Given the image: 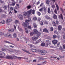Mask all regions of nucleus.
I'll return each mask as SVG.
<instances>
[{
    "instance_id": "1",
    "label": "nucleus",
    "mask_w": 65,
    "mask_h": 65,
    "mask_svg": "<svg viewBox=\"0 0 65 65\" xmlns=\"http://www.w3.org/2000/svg\"><path fill=\"white\" fill-rule=\"evenodd\" d=\"M6 59H12L17 58V57L14 56H6Z\"/></svg>"
},
{
    "instance_id": "2",
    "label": "nucleus",
    "mask_w": 65,
    "mask_h": 65,
    "mask_svg": "<svg viewBox=\"0 0 65 65\" xmlns=\"http://www.w3.org/2000/svg\"><path fill=\"white\" fill-rule=\"evenodd\" d=\"M46 43V46L48 47H50L51 46V43L50 42V41L49 40H47L45 41Z\"/></svg>"
},
{
    "instance_id": "3",
    "label": "nucleus",
    "mask_w": 65,
    "mask_h": 65,
    "mask_svg": "<svg viewBox=\"0 0 65 65\" xmlns=\"http://www.w3.org/2000/svg\"><path fill=\"white\" fill-rule=\"evenodd\" d=\"M18 17L20 20H23V15H22L21 14H18Z\"/></svg>"
},
{
    "instance_id": "4",
    "label": "nucleus",
    "mask_w": 65,
    "mask_h": 65,
    "mask_svg": "<svg viewBox=\"0 0 65 65\" xmlns=\"http://www.w3.org/2000/svg\"><path fill=\"white\" fill-rule=\"evenodd\" d=\"M22 26L24 27H26L27 26H29V23L26 22H24L22 24Z\"/></svg>"
},
{
    "instance_id": "5",
    "label": "nucleus",
    "mask_w": 65,
    "mask_h": 65,
    "mask_svg": "<svg viewBox=\"0 0 65 65\" xmlns=\"http://www.w3.org/2000/svg\"><path fill=\"white\" fill-rule=\"evenodd\" d=\"M11 21H12V19L11 18H10L9 20L8 21V19H7V20L6 21V23L7 25H9V23L11 22Z\"/></svg>"
},
{
    "instance_id": "6",
    "label": "nucleus",
    "mask_w": 65,
    "mask_h": 65,
    "mask_svg": "<svg viewBox=\"0 0 65 65\" xmlns=\"http://www.w3.org/2000/svg\"><path fill=\"white\" fill-rule=\"evenodd\" d=\"M52 42L53 44L55 45L58 43V40H53Z\"/></svg>"
},
{
    "instance_id": "7",
    "label": "nucleus",
    "mask_w": 65,
    "mask_h": 65,
    "mask_svg": "<svg viewBox=\"0 0 65 65\" xmlns=\"http://www.w3.org/2000/svg\"><path fill=\"white\" fill-rule=\"evenodd\" d=\"M32 22V20L31 18H29L28 19V20H26L25 21V22L26 23H28L29 22Z\"/></svg>"
},
{
    "instance_id": "8",
    "label": "nucleus",
    "mask_w": 65,
    "mask_h": 65,
    "mask_svg": "<svg viewBox=\"0 0 65 65\" xmlns=\"http://www.w3.org/2000/svg\"><path fill=\"white\" fill-rule=\"evenodd\" d=\"M38 38H39L37 37H32V39L34 40V41H36V40H37V39H38Z\"/></svg>"
},
{
    "instance_id": "9",
    "label": "nucleus",
    "mask_w": 65,
    "mask_h": 65,
    "mask_svg": "<svg viewBox=\"0 0 65 65\" xmlns=\"http://www.w3.org/2000/svg\"><path fill=\"white\" fill-rule=\"evenodd\" d=\"M38 32V31L37 29H34L33 30V33L34 34H36Z\"/></svg>"
},
{
    "instance_id": "10",
    "label": "nucleus",
    "mask_w": 65,
    "mask_h": 65,
    "mask_svg": "<svg viewBox=\"0 0 65 65\" xmlns=\"http://www.w3.org/2000/svg\"><path fill=\"white\" fill-rule=\"evenodd\" d=\"M7 36H8V37H9V38H12V35L9 33H7Z\"/></svg>"
},
{
    "instance_id": "11",
    "label": "nucleus",
    "mask_w": 65,
    "mask_h": 65,
    "mask_svg": "<svg viewBox=\"0 0 65 65\" xmlns=\"http://www.w3.org/2000/svg\"><path fill=\"white\" fill-rule=\"evenodd\" d=\"M7 36H8V37H9V38H12V35L9 33H7Z\"/></svg>"
},
{
    "instance_id": "12",
    "label": "nucleus",
    "mask_w": 65,
    "mask_h": 65,
    "mask_svg": "<svg viewBox=\"0 0 65 65\" xmlns=\"http://www.w3.org/2000/svg\"><path fill=\"white\" fill-rule=\"evenodd\" d=\"M32 11V10L31 9L30 10L28 11L27 12V14L28 15H30L31 13V11Z\"/></svg>"
},
{
    "instance_id": "13",
    "label": "nucleus",
    "mask_w": 65,
    "mask_h": 65,
    "mask_svg": "<svg viewBox=\"0 0 65 65\" xmlns=\"http://www.w3.org/2000/svg\"><path fill=\"white\" fill-rule=\"evenodd\" d=\"M41 41V40L40 39L38 41H37L36 42V43H33L34 44H37V43H39Z\"/></svg>"
},
{
    "instance_id": "14",
    "label": "nucleus",
    "mask_w": 65,
    "mask_h": 65,
    "mask_svg": "<svg viewBox=\"0 0 65 65\" xmlns=\"http://www.w3.org/2000/svg\"><path fill=\"white\" fill-rule=\"evenodd\" d=\"M14 30L13 29H9L8 30V32H13Z\"/></svg>"
},
{
    "instance_id": "15",
    "label": "nucleus",
    "mask_w": 65,
    "mask_h": 65,
    "mask_svg": "<svg viewBox=\"0 0 65 65\" xmlns=\"http://www.w3.org/2000/svg\"><path fill=\"white\" fill-rule=\"evenodd\" d=\"M19 21L18 20H15V21L14 22V23L15 25H17L19 24Z\"/></svg>"
},
{
    "instance_id": "16",
    "label": "nucleus",
    "mask_w": 65,
    "mask_h": 65,
    "mask_svg": "<svg viewBox=\"0 0 65 65\" xmlns=\"http://www.w3.org/2000/svg\"><path fill=\"white\" fill-rule=\"evenodd\" d=\"M27 14V12H23V15L24 16V17H26Z\"/></svg>"
},
{
    "instance_id": "17",
    "label": "nucleus",
    "mask_w": 65,
    "mask_h": 65,
    "mask_svg": "<svg viewBox=\"0 0 65 65\" xmlns=\"http://www.w3.org/2000/svg\"><path fill=\"white\" fill-rule=\"evenodd\" d=\"M40 34H41L40 32H38L37 35V37H38V38H39L38 37H39L40 36Z\"/></svg>"
},
{
    "instance_id": "18",
    "label": "nucleus",
    "mask_w": 65,
    "mask_h": 65,
    "mask_svg": "<svg viewBox=\"0 0 65 65\" xmlns=\"http://www.w3.org/2000/svg\"><path fill=\"white\" fill-rule=\"evenodd\" d=\"M5 42H6V43H8L9 44H11L14 45V44L11 43H10L8 41H5Z\"/></svg>"
},
{
    "instance_id": "19",
    "label": "nucleus",
    "mask_w": 65,
    "mask_h": 65,
    "mask_svg": "<svg viewBox=\"0 0 65 65\" xmlns=\"http://www.w3.org/2000/svg\"><path fill=\"white\" fill-rule=\"evenodd\" d=\"M5 42H6V43H8L9 44H11L14 45V44L11 43H10L8 41H5Z\"/></svg>"
},
{
    "instance_id": "20",
    "label": "nucleus",
    "mask_w": 65,
    "mask_h": 65,
    "mask_svg": "<svg viewBox=\"0 0 65 65\" xmlns=\"http://www.w3.org/2000/svg\"><path fill=\"white\" fill-rule=\"evenodd\" d=\"M58 29L59 30H61L62 29V26L61 25L58 26Z\"/></svg>"
},
{
    "instance_id": "21",
    "label": "nucleus",
    "mask_w": 65,
    "mask_h": 65,
    "mask_svg": "<svg viewBox=\"0 0 65 65\" xmlns=\"http://www.w3.org/2000/svg\"><path fill=\"white\" fill-rule=\"evenodd\" d=\"M43 32H48V30L46 28H45L43 30Z\"/></svg>"
},
{
    "instance_id": "22",
    "label": "nucleus",
    "mask_w": 65,
    "mask_h": 65,
    "mask_svg": "<svg viewBox=\"0 0 65 65\" xmlns=\"http://www.w3.org/2000/svg\"><path fill=\"white\" fill-rule=\"evenodd\" d=\"M59 18H61V19L63 20V15L61 14L60 15H59Z\"/></svg>"
},
{
    "instance_id": "23",
    "label": "nucleus",
    "mask_w": 65,
    "mask_h": 65,
    "mask_svg": "<svg viewBox=\"0 0 65 65\" xmlns=\"http://www.w3.org/2000/svg\"><path fill=\"white\" fill-rule=\"evenodd\" d=\"M50 1L49 0H46V4H48V5L49 4V3H50Z\"/></svg>"
},
{
    "instance_id": "24",
    "label": "nucleus",
    "mask_w": 65,
    "mask_h": 65,
    "mask_svg": "<svg viewBox=\"0 0 65 65\" xmlns=\"http://www.w3.org/2000/svg\"><path fill=\"white\" fill-rule=\"evenodd\" d=\"M45 44L44 42H43V43H42L41 44V46H45Z\"/></svg>"
},
{
    "instance_id": "25",
    "label": "nucleus",
    "mask_w": 65,
    "mask_h": 65,
    "mask_svg": "<svg viewBox=\"0 0 65 65\" xmlns=\"http://www.w3.org/2000/svg\"><path fill=\"white\" fill-rule=\"evenodd\" d=\"M13 36L14 38H17V34L15 33H14L13 34Z\"/></svg>"
},
{
    "instance_id": "26",
    "label": "nucleus",
    "mask_w": 65,
    "mask_h": 65,
    "mask_svg": "<svg viewBox=\"0 0 65 65\" xmlns=\"http://www.w3.org/2000/svg\"><path fill=\"white\" fill-rule=\"evenodd\" d=\"M47 12L48 13H51V10H50V8H48Z\"/></svg>"
},
{
    "instance_id": "27",
    "label": "nucleus",
    "mask_w": 65,
    "mask_h": 65,
    "mask_svg": "<svg viewBox=\"0 0 65 65\" xmlns=\"http://www.w3.org/2000/svg\"><path fill=\"white\" fill-rule=\"evenodd\" d=\"M37 13L39 16H40L41 15V13L37 11Z\"/></svg>"
},
{
    "instance_id": "28",
    "label": "nucleus",
    "mask_w": 65,
    "mask_h": 65,
    "mask_svg": "<svg viewBox=\"0 0 65 65\" xmlns=\"http://www.w3.org/2000/svg\"><path fill=\"white\" fill-rule=\"evenodd\" d=\"M52 24L54 26H56V24L55 23V22L53 21L52 22Z\"/></svg>"
},
{
    "instance_id": "29",
    "label": "nucleus",
    "mask_w": 65,
    "mask_h": 65,
    "mask_svg": "<svg viewBox=\"0 0 65 65\" xmlns=\"http://www.w3.org/2000/svg\"><path fill=\"white\" fill-rule=\"evenodd\" d=\"M56 8H57V10H58L59 9V6H58V5L57 4H56Z\"/></svg>"
},
{
    "instance_id": "30",
    "label": "nucleus",
    "mask_w": 65,
    "mask_h": 65,
    "mask_svg": "<svg viewBox=\"0 0 65 65\" xmlns=\"http://www.w3.org/2000/svg\"><path fill=\"white\" fill-rule=\"evenodd\" d=\"M42 53H43L44 54H45L47 52L46 51H45V50H42L41 51Z\"/></svg>"
},
{
    "instance_id": "31",
    "label": "nucleus",
    "mask_w": 65,
    "mask_h": 65,
    "mask_svg": "<svg viewBox=\"0 0 65 65\" xmlns=\"http://www.w3.org/2000/svg\"><path fill=\"white\" fill-rule=\"evenodd\" d=\"M53 18L55 19H57V15L55 14H54L53 16Z\"/></svg>"
},
{
    "instance_id": "32",
    "label": "nucleus",
    "mask_w": 65,
    "mask_h": 65,
    "mask_svg": "<svg viewBox=\"0 0 65 65\" xmlns=\"http://www.w3.org/2000/svg\"><path fill=\"white\" fill-rule=\"evenodd\" d=\"M25 30H26L25 32H26V33L27 34L28 33V29L27 28H26L25 29Z\"/></svg>"
},
{
    "instance_id": "33",
    "label": "nucleus",
    "mask_w": 65,
    "mask_h": 65,
    "mask_svg": "<svg viewBox=\"0 0 65 65\" xmlns=\"http://www.w3.org/2000/svg\"><path fill=\"white\" fill-rule=\"evenodd\" d=\"M4 56H0V60L1 59V58H4V57L5 56V54H4Z\"/></svg>"
},
{
    "instance_id": "34",
    "label": "nucleus",
    "mask_w": 65,
    "mask_h": 65,
    "mask_svg": "<svg viewBox=\"0 0 65 65\" xmlns=\"http://www.w3.org/2000/svg\"><path fill=\"white\" fill-rule=\"evenodd\" d=\"M33 26L34 28H37V25H36V24L34 23Z\"/></svg>"
},
{
    "instance_id": "35",
    "label": "nucleus",
    "mask_w": 65,
    "mask_h": 65,
    "mask_svg": "<svg viewBox=\"0 0 65 65\" xmlns=\"http://www.w3.org/2000/svg\"><path fill=\"white\" fill-rule=\"evenodd\" d=\"M31 51L32 52H36V50L35 49H32L31 50Z\"/></svg>"
},
{
    "instance_id": "36",
    "label": "nucleus",
    "mask_w": 65,
    "mask_h": 65,
    "mask_svg": "<svg viewBox=\"0 0 65 65\" xmlns=\"http://www.w3.org/2000/svg\"><path fill=\"white\" fill-rule=\"evenodd\" d=\"M31 12L32 14H35V10H33L31 11Z\"/></svg>"
},
{
    "instance_id": "37",
    "label": "nucleus",
    "mask_w": 65,
    "mask_h": 65,
    "mask_svg": "<svg viewBox=\"0 0 65 65\" xmlns=\"http://www.w3.org/2000/svg\"><path fill=\"white\" fill-rule=\"evenodd\" d=\"M45 18L46 19H47V20H48L50 19V17L47 15H46Z\"/></svg>"
},
{
    "instance_id": "38",
    "label": "nucleus",
    "mask_w": 65,
    "mask_h": 65,
    "mask_svg": "<svg viewBox=\"0 0 65 65\" xmlns=\"http://www.w3.org/2000/svg\"><path fill=\"white\" fill-rule=\"evenodd\" d=\"M33 19L34 21H36L37 20V18L36 17H34L33 18Z\"/></svg>"
},
{
    "instance_id": "39",
    "label": "nucleus",
    "mask_w": 65,
    "mask_h": 65,
    "mask_svg": "<svg viewBox=\"0 0 65 65\" xmlns=\"http://www.w3.org/2000/svg\"><path fill=\"white\" fill-rule=\"evenodd\" d=\"M60 43H61V42H58L57 43V47H59V45H60Z\"/></svg>"
},
{
    "instance_id": "40",
    "label": "nucleus",
    "mask_w": 65,
    "mask_h": 65,
    "mask_svg": "<svg viewBox=\"0 0 65 65\" xmlns=\"http://www.w3.org/2000/svg\"><path fill=\"white\" fill-rule=\"evenodd\" d=\"M57 36L55 35H54L53 36V38L54 39H55V38H57Z\"/></svg>"
},
{
    "instance_id": "41",
    "label": "nucleus",
    "mask_w": 65,
    "mask_h": 65,
    "mask_svg": "<svg viewBox=\"0 0 65 65\" xmlns=\"http://www.w3.org/2000/svg\"><path fill=\"white\" fill-rule=\"evenodd\" d=\"M14 9L12 7H11L10 8V10H11V11H12V10H13Z\"/></svg>"
},
{
    "instance_id": "42",
    "label": "nucleus",
    "mask_w": 65,
    "mask_h": 65,
    "mask_svg": "<svg viewBox=\"0 0 65 65\" xmlns=\"http://www.w3.org/2000/svg\"><path fill=\"white\" fill-rule=\"evenodd\" d=\"M6 52L7 53H8L9 52V50H8V49L6 48Z\"/></svg>"
},
{
    "instance_id": "43",
    "label": "nucleus",
    "mask_w": 65,
    "mask_h": 65,
    "mask_svg": "<svg viewBox=\"0 0 65 65\" xmlns=\"http://www.w3.org/2000/svg\"><path fill=\"white\" fill-rule=\"evenodd\" d=\"M51 6L52 8H55V5H54V4L52 5Z\"/></svg>"
},
{
    "instance_id": "44",
    "label": "nucleus",
    "mask_w": 65,
    "mask_h": 65,
    "mask_svg": "<svg viewBox=\"0 0 65 65\" xmlns=\"http://www.w3.org/2000/svg\"><path fill=\"white\" fill-rule=\"evenodd\" d=\"M43 8L44 9V11H46V8H45V7H43Z\"/></svg>"
},
{
    "instance_id": "45",
    "label": "nucleus",
    "mask_w": 65,
    "mask_h": 65,
    "mask_svg": "<svg viewBox=\"0 0 65 65\" xmlns=\"http://www.w3.org/2000/svg\"><path fill=\"white\" fill-rule=\"evenodd\" d=\"M19 30L20 32H22L23 31V30L21 28H19Z\"/></svg>"
},
{
    "instance_id": "46",
    "label": "nucleus",
    "mask_w": 65,
    "mask_h": 65,
    "mask_svg": "<svg viewBox=\"0 0 65 65\" xmlns=\"http://www.w3.org/2000/svg\"><path fill=\"white\" fill-rule=\"evenodd\" d=\"M11 5L12 6H14L15 5V3H13V2L12 3V4H11Z\"/></svg>"
},
{
    "instance_id": "47",
    "label": "nucleus",
    "mask_w": 65,
    "mask_h": 65,
    "mask_svg": "<svg viewBox=\"0 0 65 65\" xmlns=\"http://www.w3.org/2000/svg\"><path fill=\"white\" fill-rule=\"evenodd\" d=\"M31 6L29 5L27 7V9H30V8H31Z\"/></svg>"
},
{
    "instance_id": "48",
    "label": "nucleus",
    "mask_w": 65,
    "mask_h": 65,
    "mask_svg": "<svg viewBox=\"0 0 65 65\" xmlns=\"http://www.w3.org/2000/svg\"><path fill=\"white\" fill-rule=\"evenodd\" d=\"M6 50V49H3V48L2 49V50L3 52H5Z\"/></svg>"
},
{
    "instance_id": "49",
    "label": "nucleus",
    "mask_w": 65,
    "mask_h": 65,
    "mask_svg": "<svg viewBox=\"0 0 65 65\" xmlns=\"http://www.w3.org/2000/svg\"><path fill=\"white\" fill-rule=\"evenodd\" d=\"M4 9H7V6H5L4 7Z\"/></svg>"
},
{
    "instance_id": "50",
    "label": "nucleus",
    "mask_w": 65,
    "mask_h": 65,
    "mask_svg": "<svg viewBox=\"0 0 65 65\" xmlns=\"http://www.w3.org/2000/svg\"><path fill=\"white\" fill-rule=\"evenodd\" d=\"M54 12H55V13L57 14V10H56V9H55L54 10Z\"/></svg>"
},
{
    "instance_id": "51",
    "label": "nucleus",
    "mask_w": 65,
    "mask_h": 65,
    "mask_svg": "<svg viewBox=\"0 0 65 65\" xmlns=\"http://www.w3.org/2000/svg\"><path fill=\"white\" fill-rule=\"evenodd\" d=\"M54 30V28L53 27H52L51 28V31H53Z\"/></svg>"
},
{
    "instance_id": "52",
    "label": "nucleus",
    "mask_w": 65,
    "mask_h": 65,
    "mask_svg": "<svg viewBox=\"0 0 65 65\" xmlns=\"http://www.w3.org/2000/svg\"><path fill=\"white\" fill-rule=\"evenodd\" d=\"M2 24H5V21L4 20H3L2 21Z\"/></svg>"
},
{
    "instance_id": "53",
    "label": "nucleus",
    "mask_w": 65,
    "mask_h": 65,
    "mask_svg": "<svg viewBox=\"0 0 65 65\" xmlns=\"http://www.w3.org/2000/svg\"><path fill=\"white\" fill-rule=\"evenodd\" d=\"M38 21L39 22L40 21V20H41V18H38Z\"/></svg>"
},
{
    "instance_id": "54",
    "label": "nucleus",
    "mask_w": 65,
    "mask_h": 65,
    "mask_svg": "<svg viewBox=\"0 0 65 65\" xmlns=\"http://www.w3.org/2000/svg\"><path fill=\"white\" fill-rule=\"evenodd\" d=\"M43 10V8H41L39 10V11H42Z\"/></svg>"
},
{
    "instance_id": "55",
    "label": "nucleus",
    "mask_w": 65,
    "mask_h": 65,
    "mask_svg": "<svg viewBox=\"0 0 65 65\" xmlns=\"http://www.w3.org/2000/svg\"><path fill=\"white\" fill-rule=\"evenodd\" d=\"M34 34L33 33V32H31L30 33V35L31 36H32V35H33Z\"/></svg>"
},
{
    "instance_id": "56",
    "label": "nucleus",
    "mask_w": 65,
    "mask_h": 65,
    "mask_svg": "<svg viewBox=\"0 0 65 65\" xmlns=\"http://www.w3.org/2000/svg\"><path fill=\"white\" fill-rule=\"evenodd\" d=\"M45 23L46 24H48V22L47 21H45Z\"/></svg>"
},
{
    "instance_id": "57",
    "label": "nucleus",
    "mask_w": 65,
    "mask_h": 65,
    "mask_svg": "<svg viewBox=\"0 0 65 65\" xmlns=\"http://www.w3.org/2000/svg\"><path fill=\"white\" fill-rule=\"evenodd\" d=\"M41 25H43V22L42 21H41V22L40 23Z\"/></svg>"
},
{
    "instance_id": "58",
    "label": "nucleus",
    "mask_w": 65,
    "mask_h": 65,
    "mask_svg": "<svg viewBox=\"0 0 65 65\" xmlns=\"http://www.w3.org/2000/svg\"><path fill=\"white\" fill-rule=\"evenodd\" d=\"M12 12L10 11L9 12V14H10L11 15V14H12Z\"/></svg>"
},
{
    "instance_id": "59",
    "label": "nucleus",
    "mask_w": 65,
    "mask_h": 65,
    "mask_svg": "<svg viewBox=\"0 0 65 65\" xmlns=\"http://www.w3.org/2000/svg\"><path fill=\"white\" fill-rule=\"evenodd\" d=\"M9 52H13V50L12 49H10L9 50Z\"/></svg>"
},
{
    "instance_id": "60",
    "label": "nucleus",
    "mask_w": 65,
    "mask_h": 65,
    "mask_svg": "<svg viewBox=\"0 0 65 65\" xmlns=\"http://www.w3.org/2000/svg\"><path fill=\"white\" fill-rule=\"evenodd\" d=\"M14 30H15V29H16V26H15V25H14Z\"/></svg>"
},
{
    "instance_id": "61",
    "label": "nucleus",
    "mask_w": 65,
    "mask_h": 65,
    "mask_svg": "<svg viewBox=\"0 0 65 65\" xmlns=\"http://www.w3.org/2000/svg\"><path fill=\"white\" fill-rule=\"evenodd\" d=\"M14 12L15 13H17V12H18V11L16 10H15V9H14Z\"/></svg>"
},
{
    "instance_id": "62",
    "label": "nucleus",
    "mask_w": 65,
    "mask_h": 65,
    "mask_svg": "<svg viewBox=\"0 0 65 65\" xmlns=\"http://www.w3.org/2000/svg\"><path fill=\"white\" fill-rule=\"evenodd\" d=\"M27 29H31V27L30 26H29L28 27V28H27Z\"/></svg>"
},
{
    "instance_id": "63",
    "label": "nucleus",
    "mask_w": 65,
    "mask_h": 65,
    "mask_svg": "<svg viewBox=\"0 0 65 65\" xmlns=\"http://www.w3.org/2000/svg\"><path fill=\"white\" fill-rule=\"evenodd\" d=\"M40 3V2H39V1L36 3V4L37 5H38V4H39Z\"/></svg>"
},
{
    "instance_id": "64",
    "label": "nucleus",
    "mask_w": 65,
    "mask_h": 65,
    "mask_svg": "<svg viewBox=\"0 0 65 65\" xmlns=\"http://www.w3.org/2000/svg\"><path fill=\"white\" fill-rule=\"evenodd\" d=\"M4 34L3 33H2V32H1L0 33V35H3Z\"/></svg>"
}]
</instances>
